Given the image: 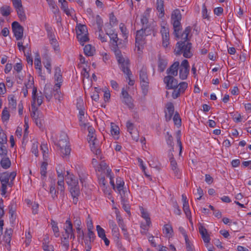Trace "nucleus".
<instances>
[{"mask_svg": "<svg viewBox=\"0 0 251 251\" xmlns=\"http://www.w3.org/2000/svg\"><path fill=\"white\" fill-rule=\"evenodd\" d=\"M47 166V162H44L42 163L40 169V174L42 176V180L44 179V177L46 176Z\"/></svg>", "mask_w": 251, "mask_h": 251, "instance_id": "40", "label": "nucleus"}, {"mask_svg": "<svg viewBox=\"0 0 251 251\" xmlns=\"http://www.w3.org/2000/svg\"><path fill=\"white\" fill-rule=\"evenodd\" d=\"M167 111H165V118L167 121L171 120L174 113V106L172 102H168L166 104Z\"/></svg>", "mask_w": 251, "mask_h": 251, "instance_id": "12", "label": "nucleus"}, {"mask_svg": "<svg viewBox=\"0 0 251 251\" xmlns=\"http://www.w3.org/2000/svg\"><path fill=\"white\" fill-rule=\"evenodd\" d=\"M179 63L178 61L174 62L166 71L168 75L176 76L178 74Z\"/></svg>", "mask_w": 251, "mask_h": 251, "instance_id": "11", "label": "nucleus"}, {"mask_svg": "<svg viewBox=\"0 0 251 251\" xmlns=\"http://www.w3.org/2000/svg\"><path fill=\"white\" fill-rule=\"evenodd\" d=\"M57 184L58 185V189L60 191V196H61L62 198H64L65 195L64 180H63L62 179L61 180H58Z\"/></svg>", "mask_w": 251, "mask_h": 251, "instance_id": "42", "label": "nucleus"}, {"mask_svg": "<svg viewBox=\"0 0 251 251\" xmlns=\"http://www.w3.org/2000/svg\"><path fill=\"white\" fill-rule=\"evenodd\" d=\"M43 249L44 251H54L53 246L49 245L48 242L47 244L46 242L43 243Z\"/></svg>", "mask_w": 251, "mask_h": 251, "instance_id": "62", "label": "nucleus"}, {"mask_svg": "<svg viewBox=\"0 0 251 251\" xmlns=\"http://www.w3.org/2000/svg\"><path fill=\"white\" fill-rule=\"evenodd\" d=\"M126 126L127 131L129 132L130 135H132V132H133L134 131V130H136L134 128L133 124L130 121H128L126 122Z\"/></svg>", "mask_w": 251, "mask_h": 251, "instance_id": "54", "label": "nucleus"}, {"mask_svg": "<svg viewBox=\"0 0 251 251\" xmlns=\"http://www.w3.org/2000/svg\"><path fill=\"white\" fill-rule=\"evenodd\" d=\"M119 191L121 197V201H127V196L128 195V192L124 189V188L122 189V190H118Z\"/></svg>", "mask_w": 251, "mask_h": 251, "instance_id": "49", "label": "nucleus"}, {"mask_svg": "<svg viewBox=\"0 0 251 251\" xmlns=\"http://www.w3.org/2000/svg\"><path fill=\"white\" fill-rule=\"evenodd\" d=\"M84 52L86 56H92L95 52V48L90 44L87 45L84 48Z\"/></svg>", "mask_w": 251, "mask_h": 251, "instance_id": "23", "label": "nucleus"}, {"mask_svg": "<svg viewBox=\"0 0 251 251\" xmlns=\"http://www.w3.org/2000/svg\"><path fill=\"white\" fill-rule=\"evenodd\" d=\"M96 228L99 237L100 238L105 237V233L104 230L99 225L97 226Z\"/></svg>", "mask_w": 251, "mask_h": 251, "instance_id": "55", "label": "nucleus"}, {"mask_svg": "<svg viewBox=\"0 0 251 251\" xmlns=\"http://www.w3.org/2000/svg\"><path fill=\"white\" fill-rule=\"evenodd\" d=\"M49 5L51 8L52 12L54 14H56L59 12V10L57 6L56 5L55 2L54 0H46Z\"/></svg>", "mask_w": 251, "mask_h": 251, "instance_id": "26", "label": "nucleus"}, {"mask_svg": "<svg viewBox=\"0 0 251 251\" xmlns=\"http://www.w3.org/2000/svg\"><path fill=\"white\" fill-rule=\"evenodd\" d=\"M111 133L112 135H118L119 134V128L118 126L114 125L113 123L111 124Z\"/></svg>", "mask_w": 251, "mask_h": 251, "instance_id": "53", "label": "nucleus"}, {"mask_svg": "<svg viewBox=\"0 0 251 251\" xmlns=\"http://www.w3.org/2000/svg\"><path fill=\"white\" fill-rule=\"evenodd\" d=\"M35 103H34V102H32L31 107L32 111L31 113V117L34 120L39 118L41 116V115H42L41 114L39 113L38 109L35 107Z\"/></svg>", "mask_w": 251, "mask_h": 251, "instance_id": "24", "label": "nucleus"}, {"mask_svg": "<svg viewBox=\"0 0 251 251\" xmlns=\"http://www.w3.org/2000/svg\"><path fill=\"white\" fill-rule=\"evenodd\" d=\"M167 63V60L166 59L161 57L160 56H159L158 61V67L159 71L160 72H163L166 69Z\"/></svg>", "mask_w": 251, "mask_h": 251, "instance_id": "19", "label": "nucleus"}, {"mask_svg": "<svg viewBox=\"0 0 251 251\" xmlns=\"http://www.w3.org/2000/svg\"><path fill=\"white\" fill-rule=\"evenodd\" d=\"M75 30L77 36L88 33L86 26L81 24H77Z\"/></svg>", "mask_w": 251, "mask_h": 251, "instance_id": "20", "label": "nucleus"}, {"mask_svg": "<svg viewBox=\"0 0 251 251\" xmlns=\"http://www.w3.org/2000/svg\"><path fill=\"white\" fill-rule=\"evenodd\" d=\"M55 180H53V182H51V185L50 186V193L53 200H55L57 198V193H58V192L55 189Z\"/></svg>", "mask_w": 251, "mask_h": 251, "instance_id": "27", "label": "nucleus"}, {"mask_svg": "<svg viewBox=\"0 0 251 251\" xmlns=\"http://www.w3.org/2000/svg\"><path fill=\"white\" fill-rule=\"evenodd\" d=\"M109 225L110 227L112 228V232L116 234V235H118V228L115 222L113 220H110L109 221Z\"/></svg>", "mask_w": 251, "mask_h": 251, "instance_id": "52", "label": "nucleus"}, {"mask_svg": "<svg viewBox=\"0 0 251 251\" xmlns=\"http://www.w3.org/2000/svg\"><path fill=\"white\" fill-rule=\"evenodd\" d=\"M192 48V44L190 42L184 41L178 42L176 46L175 52L176 55H180L183 53V55L185 58H190L193 55L191 51Z\"/></svg>", "mask_w": 251, "mask_h": 251, "instance_id": "2", "label": "nucleus"}, {"mask_svg": "<svg viewBox=\"0 0 251 251\" xmlns=\"http://www.w3.org/2000/svg\"><path fill=\"white\" fill-rule=\"evenodd\" d=\"M69 236L68 235H66L61 238V244L62 246L65 248V251H67L69 249V243L68 241V238Z\"/></svg>", "mask_w": 251, "mask_h": 251, "instance_id": "46", "label": "nucleus"}, {"mask_svg": "<svg viewBox=\"0 0 251 251\" xmlns=\"http://www.w3.org/2000/svg\"><path fill=\"white\" fill-rule=\"evenodd\" d=\"M54 97L56 100H58L59 101H61L62 98V95L60 91V88L56 87L55 89H54Z\"/></svg>", "mask_w": 251, "mask_h": 251, "instance_id": "51", "label": "nucleus"}, {"mask_svg": "<svg viewBox=\"0 0 251 251\" xmlns=\"http://www.w3.org/2000/svg\"><path fill=\"white\" fill-rule=\"evenodd\" d=\"M1 157L2 158L0 162L1 167L4 169H8L11 166V161L9 158L6 156Z\"/></svg>", "mask_w": 251, "mask_h": 251, "instance_id": "22", "label": "nucleus"}, {"mask_svg": "<svg viewBox=\"0 0 251 251\" xmlns=\"http://www.w3.org/2000/svg\"><path fill=\"white\" fill-rule=\"evenodd\" d=\"M17 15L18 16L19 18L20 19L21 22H24L26 19V17L24 9V8L22 7L21 8H18V9L16 10Z\"/></svg>", "mask_w": 251, "mask_h": 251, "instance_id": "36", "label": "nucleus"}, {"mask_svg": "<svg viewBox=\"0 0 251 251\" xmlns=\"http://www.w3.org/2000/svg\"><path fill=\"white\" fill-rule=\"evenodd\" d=\"M96 24L98 26L99 32H102V28L103 26V21L102 19L99 15H97L96 17Z\"/></svg>", "mask_w": 251, "mask_h": 251, "instance_id": "47", "label": "nucleus"}, {"mask_svg": "<svg viewBox=\"0 0 251 251\" xmlns=\"http://www.w3.org/2000/svg\"><path fill=\"white\" fill-rule=\"evenodd\" d=\"M122 44L118 45L117 46H113L112 50L114 52L116 59L118 61H121L124 57L122 54L121 50H119V48L122 47Z\"/></svg>", "mask_w": 251, "mask_h": 251, "instance_id": "17", "label": "nucleus"}, {"mask_svg": "<svg viewBox=\"0 0 251 251\" xmlns=\"http://www.w3.org/2000/svg\"><path fill=\"white\" fill-rule=\"evenodd\" d=\"M182 18L181 14L178 9L174 10L171 15V23L173 25L174 34L177 38L179 37V31L181 30L180 21Z\"/></svg>", "mask_w": 251, "mask_h": 251, "instance_id": "3", "label": "nucleus"}, {"mask_svg": "<svg viewBox=\"0 0 251 251\" xmlns=\"http://www.w3.org/2000/svg\"><path fill=\"white\" fill-rule=\"evenodd\" d=\"M178 90H180V92L183 93L188 87V83L186 82H181L178 84Z\"/></svg>", "mask_w": 251, "mask_h": 251, "instance_id": "59", "label": "nucleus"}, {"mask_svg": "<svg viewBox=\"0 0 251 251\" xmlns=\"http://www.w3.org/2000/svg\"><path fill=\"white\" fill-rule=\"evenodd\" d=\"M152 31L151 27L150 26L142 27L141 29L136 31L135 46L138 48V50L146 43V37L151 35Z\"/></svg>", "mask_w": 251, "mask_h": 251, "instance_id": "1", "label": "nucleus"}, {"mask_svg": "<svg viewBox=\"0 0 251 251\" xmlns=\"http://www.w3.org/2000/svg\"><path fill=\"white\" fill-rule=\"evenodd\" d=\"M54 78L57 83L55 84L56 87L60 88L61 83L62 82V77L61 75V71L59 68L55 69V72L54 74Z\"/></svg>", "mask_w": 251, "mask_h": 251, "instance_id": "16", "label": "nucleus"}, {"mask_svg": "<svg viewBox=\"0 0 251 251\" xmlns=\"http://www.w3.org/2000/svg\"><path fill=\"white\" fill-rule=\"evenodd\" d=\"M171 166L172 170L174 171L175 176L177 178H179L180 176V174L179 173V170L177 168V163L174 158V157H171L170 158Z\"/></svg>", "mask_w": 251, "mask_h": 251, "instance_id": "14", "label": "nucleus"}, {"mask_svg": "<svg viewBox=\"0 0 251 251\" xmlns=\"http://www.w3.org/2000/svg\"><path fill=\"white\" fill-rule=\"evenodd\" d=\"M50 224L52 226V230L54 232V234L55 236L56 237H58L59 236V228L57 226V223L56 222H55L54 221L52 220L51 221Z\"/></svg>", "mask_w": 251, "mask_h": 251, "instance_id": "41", "label": "nucleus"}, {"mask_svg": "<svg viewBox=\"0 0 251 251\" xmlns=\"http://www.w3.org/2000/svg\"><path fill=\"white\" fill-rule=\"evenodd\" d=\"M88 132H89V134L88 135V138H87L88 141V140L91 141L92 140V139H94L95 138H96L95 136V130L93 127H92L91 126H88Z\"/></svg>", "mask_w": 251, "mask_h": 251, "instance_id": "48", "label": "nucleus"}, {"mask_svg": "<svg viewBox=\"0 0 251 251\" xmlns=\"http://www.w3.org/2000/svg\"><path fill=\"white\" fill-rule=\"evenodd\" d=\"M164 82L166 84L167 89H176L178 87L177 80L174 76L167 75L164 78Z\"/></svg>", "mask_w": 251, "mask_h": 251, "instance_id": "7", "label": "nucleus"}, {"mask_svg": "<svg viewBox=\"0 0 251 251\" xmlns=\"http://www.w3.org/2000/svg\"><path fill=\"white\" fill-rule=\"evenodd\" d=\"M140 209L142 214V217L145 219L147 225L148 226H150V225L151 224V221L150 218L149 214L147 211L145 210L144 208L143 207H140Z\"/></svg>", "mask_w": 251, "mask_h": 251, "instance_id": "25", "label": "nucleus"}, {"mask_svg": "<svg viewBox=\"0 0 251 251\" xmlns=\"http://www.w3.org/2000/svg\"><path fill=\"white\" fill-rule=\"evenodd\" d=\"M199 230L204 242L205 243H209L210 240V238L205 227L204 226L201 225L199 227Z\"/></svg>", "mask_w": 251, "mask_h": 251, "instance_id": "13", "label": "nucleus"}, {"mask_svg": "<svg viewBox=\"0 0 251 251\" xmlns=\"http://www.w3.org/2000/svg\"><path fill=\"white\" fill-rule=\"evenodd\" d=\"M123 102L126 104L128 107L130 109H133L134 107V105L133 103V100L131 97L129 96L128 97L125 98L123 99Z\"/></svg>", "mask_w": 251, "mask_h": 251, "instance_id": "39", "label": "nucleus"}, {"mask_svg": "<svg viewBox=\"0 0 251 251\" xmlns=\"http://www.w3.org/2000/svg\"><path fill=\"white\" fill-rule=\"evenodd\" d=\"M70 192L72 197H78L80 195V190L78 185L70 187Z\"/></svg>", "mask_w": 251, "mask_h": 251, "instance_id": "29", "label": "nucleus"}, {"mask_svg": "<svg viewBox=\"0 0 251 251\" xmlns=\"http://www.w3.org/2000/svg\"><path fill=\"white\" fill-rule=\"evenodd\" d=\"M6 144H0V155L1 156H6L7 154V150L5 145Z\"/></svg>", "mask_w": 251, "mask_h": 251, "instance_id": "56", "label": "nucleus"}, {"mask_svg": "<svg viewBox=\"0 0 251 251\" xmlns=\"http://www.w3.org/2000/svg\"><path fill=\"white\" fill-rule=\"evenodd\" d=\"M111 42L113 46H117L119 44H122L121 42H118L119 39L118 37V35L117 33H115L114 31H112V34H111L110 37Z\"/></svg>", "mask_w": 251, "mask_h": 251, "instance_id": "35", "label": "nucleus"}, {"mask_svg": "<svg viewBox=\"0 0 251 251\" xmlns=\"http://www.w3.org/2000/svg\"><path fill=\"white\" fill-rule=\"evenodd\" d=\"M116 185L117 190H122V189L124 188L125 182L121 177L117 178L116 180Z\"/></svg>", "mask_w": 251, "mask_h": 251, "instance_id": "57", "label": "nucleus"}, {"mask_svg": "<svg viewBox=\"0 0 251 251\" xmlns=\"http://www.w3.org/2000/svg\"><path fill=\"white\" fill-rule=\"evenodd\" d=\"M57 146L59 147L62 156H67L70 153L71 149L68 136L65 133H62L60 136V139Z\"/></svg>", "mask_w": 251, "mask_h": 251, "instance_id": "4", "label": "nucleus"}, {"mask_svg": "<svg viewBox=\"0 0 251 251\" xmlns=\"http://www.w3.org/2000/svg\"><path fill=\"white\" fill-rule=\"evenodd\" d=\"M156 8L158 12H160L161 17L164 15V1L163 0H156Z\"/></svg>", "mask_w": 251, "mask_h": 251, "instance_id": "33", "label": "nucleus"}, {"mask_svg": "<svg viewBox=\"0 0 251 251\" xmlns=\"http://www.w3.org/2000/svg\"><path fill=\"white\" fill-rule=\"evenodd\" d=\"M0 11L3 16L7 17L11 13V8L9 6L5 5L0 7Z\"/></svg>", "mask_w": 251, "mask_h": 251, "instance_id": "28", "label": "nucleus"}, {"mask_svg": "<svg viewBox=\"0 0 251 251\" xmlns=\"http://www.w3.org/2000/svg\"><path fill=\"white\" fill-rule=\"evenodd\" d=\"M77 38L82 46H83L84 43L89 40L88 33L77 36Z\"/></svg>", "mask_w": 251, "mask_h": 251, "instance_id": "45", "label": "nucleus"}, {"mask_svg": "<svg viewBox=\"0 0 251 251\" xmlns=\"http://www.w3.org/2000/svg\"><path fill=\"white\" fill-rule=\"evenodd\" d=\"M118 62L120 65V68L122 71L125 74L127 75V77L129 78L132 75V74L129 68V60L128 59L125 60L124 58L122 61Z\"/></svg>", "mask_w": 251, "mask_h": 251, "instance_id": "8", "label": "nucleus"}, {"mask_svg": "<svg viewBox=\"0 0 251 251\" xmlns=\"http://www.w3.org/2000/svg\"><path fill=\"white\" fill-rule=\"evenodd\" d=\"M173 120L175 125L180 126L181 125V120L178 112H176L173 117Z\"/></svg>", "mask_w": 251, "mask_h": 251, "instance_id": "50", "label": "nucleus"}, {"mask_svg": "<svg viewBox=\"0 0 251 251\" xmlns=\"http://www.w3.org/2000/svg\"><path fill=\"white\" fill-rule=\"evenodd\" d=\"M65 224L66 226L64 228L65 230V233L66 235H68L69 236L70 233L71 232H73V225L69 220H67L66 221Z\"/></svg>", "mask_w": 251, "mask_h": 251, "instance_id": "32", "label": "nucleus"}, {"mask_svg": "<svg viewBox=\"0 0 251 251\" xmlns=\"http://www.w3.org/2000/svg\"><path fill=\"white\" fill-rule=\"evenodd\" d=\"M176 141L177 144L179 148V155L181 154L182 146V143L180 140L181 138V131L180 130H178L176 133Z\"/></svg>", "mask_w": 251, "mask_h": 251, "instance_id": "43", "label": "nucleus"}, {"mask_svg": "<svg viewBox=\"0 0 251 251\" xmlns=\"http://www.w3.org/2000/svg\"><path fill=\"white\" fill-rule=\"evenodd\" d=\"M66 180L67 183L69 185L70 187L78 185V180L73 174L69 176H66Z\"/></svg>", "mask_w": 251, "mask_h": 251, "instance_id": "18", "label": "nucleus"}, {"mask_svg": "<svg viewBox=\"0 0 251 251\" xmlns=\"http://www.w3.org/2000/svg\"><path fill=\"white\" fill-rule=\"evenodd\" d=\"M110 25L113 26L117 24L118 21L113 13H111L109 15Z\"/></svg>", "mask_w": 251, "mask_h": 251, "instance_id": "61", "label": "nucleus"}, {"mask_svg": "<svg viewBox=\"0 0 251 251\" xmlns=\"http://www.w3.org/2000/svg\"><path fill=\"white\" fill-rule=\"evenodd\" d=\"M191 27L188 26L185 28L184 31L183 32L182 34V37L184 36L183 38L185 40V41H187V40L188 39V35L190 31H191Z\"/></svg>", "mask_w": 251, "mask_h": 251, "instance_id": "60", "label": "nucleus"}, {"mask_svg": "<svg viewBox=\"0 0 251 251\" xmlns=\"http://www.w3.org/2000/svg\"><path fill=\"white\" fill-rule=\"evenodd\" d=\"M163 232L167 236H172L173 233V229L172 226L170 224H166L163 227Z\"/></svg>", "mask_w": 251, "mask_h": 251, "instance_id": "37", "label": "nucleus"}, {"mask_svg": "<svg viewBox=\"0 0 251 251\" xmlns=\"http://www.w3.org/2000/svg\"><path fill=\"white\" fill-rule=\"evenodd\" d=\"M9 213L10 215V222L13 224L16 219V215L15 214L16 211V205L13 202L10 203L8 206Z\"/></svg>", "mask_w": 251, "mask_h": 251, "instance_id": "15", "label": "nucleus"}, {"mask_svg": "<svg viewBox=\"0 0 251 251\" xmlns=\"http://www.w3.org/2000/svg\"><path fill=\"white\" fill-rule=\"evenodd\" d=\"M9 101V107L12 109L15 110L16 109L17 102L15 99L14 95H10L8 97Z\"/></svg>", "mask_w": 251, "mask_h": 251, "instance_id": "30", "label": "nucleus"}, {"mask_svg": "<svg viewBox=\"0 0 251 251\" xmlns=\"http://www.w3.org/2000/svg\"><path fill=\"white\" fill-rule=\"evenodd\" d=\"M166 141L168 145L170 146L171 147V149H170V151H174V142H173V138L171 134H170L169 132H167V135L166 136Z\"/></svg>", "mask_w": 251, "mask_h": 251, "instance_id": "34", "label": "nucleus"}, {"mask_svg": "<svg viewBox=\"0 0 251 251\" xmlns=\"http://www.w3.org/2000/svg\"><path fill=\"white\" fill-rule=\"evenodd\" d=\"M183 209L187 217L190 216L191 215V212L189 209L188 202H183Z\"/></svg>", "mask_w": 251, "mask_h": 251, "instance_id": "58", "label": "nucleus"}, {"mask_svg": "<svg viewBox=\"0 0 251 251\" xmlns=\"http://www.w3.org/2000/svg\"><path fill=\"white\" fill-rule=\"evenodd\" d=\"M12 29L17 40L22 39L24 34V27L16 21L12 23Z\"/></svg>", "mask_w": 251, "mask_h": 251, "instance_id": "6", "label": "nucleus"}, {"mask_svg": "<svg viewBox=\"0 0 251 251\" xmlns=\"http://www.w3.org/2000/svg\"><path fill=\"white\" fill-rule=\"evenodd\" d=\"M139 77L141 82L142 92L144 95H146L148 92L149 87V79L147 74V68L143 66L139 71Z\"/></svg>", "mask_w": 251, "mask_h": 251, "instance_id": "5", "label": "nucleus"}, {"mask_svg": "<svg viewBox=\"0 0 251 251\" xmlns=\"http://www.w3.org/2000/svg\"><path fill=\"white\" fill-rule=\"evenodd\" d=\"M88 142L90 144L91 151L96 155L100 154L101 152L100 144L97 138L92 139L91 141L88 140Z\"/></svg>", "mask_w": 251, "mask_h": 251, "instance_id": "9", "label": "nucleus"}, {"mask_svg": "<svg viewBox=\"0 0 251 251\" xmlns=\"http://www.w3.org/2000/svg\"><path fill=\"white\" fill-rule=\"evenodd\" d=\"M9 179H10V176L9 175V173L7 172H4L0 175V182L10 184L9 182Z\"/></svg>", "mask_w": 251, "mask_h": 251, "instance_id": "38", "label": "nucleus"}, {"mask_svg": "<svg viewBox=\"0 0 251 251\" xmlns=\"http://www.w3.org/2000/svg\"><path fill=\"white\" fill-rule=\"evenodd\" d=\"M34 122L36 125L39 127L42 128L43 126V124L44 123L43 117L42 115H41V116L39 118L34 120Z\"/></svg>", "mask_w": 251, "mask_h": 251, "instance_id": "64", "label": "nucleus"}, {"mask_svg": "<svg viewBox=\"0 0 251 251\" xmlns=\"http://www.w3.org/2000/svg\"><path fill=\"white\" fill-rule=\"evenodd\" d=\"M189 73V69L180 68L179 69V78L182 80L186 79Z\"/></svg>", "mask_w": 251, "mask_h": 251, "instance_id": "31", "label": "nucleus"}, {"mask_svg": "<svg viewBox=\"0 0 251 251\" xmlns=\"http://www.w3.org/2000/svg\"><path fill=\"white\" fill-rule=\"evenodd\" d=\"M50 43L53 47L55 50H59L58 43L55 38L50 39Z\"/></svg>", "mask_w": 251, "mask_h": 251, "instance_id": "63", "label": "nucleus"}, {"mask_svg": "<svg viewBox=\"0 0 251 251\" xmlns=\"http://www.w3.org/2000/svg\"><path fill=\"white\" fill-rule=\"evenodd\" d=\"M10 117L9 113L7 107H4L1 113V119L3 122L7 121Z\"/></svg>", "mask_w": 251, "mask_h": 251, "instance_id": "44", "label": "nucleus"}, {"mask_svg": "<svg viewBox=\"0 0 251 251\" xmlns=\"http://www.w3.org/2000/svg\"><path fill=\"white\" fill-rule=\"evenodd\" d=\"M43 64L45 67L47 69L49 74L51 73L50 58L47 54H45L43 57Z\"/></svg>", "mask_w": 251, "mask_h": 251, "instance_id": "21", "label": "nucleus"}, {"mask_svg": "<svg viewBox=\"0 0 251 251\" xmlns=\"http://www.w3.org/2000/svg\"><path fill=\"white\" fill-rule=\"evenodd\" d=\"M162 37V45L164 47H167L169 44V31L168 28L164 26L161 27L160 31Z\"/></svg>", "mask_w": 251, "mask_h": 251, "instance_id": "10", "label": "nucleus"}]
</instances>
